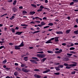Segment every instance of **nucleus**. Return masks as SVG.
I'll return each instance as SVG.
<instances>
[{
    "label": "nucleus",
    "mask_w": 78,
    "mask_h": 78,
    "mask_svg": "<svg viewBox=\"0 0 78 78\" xmlns=\"http://www.w3.org/2000/svg\"><path fill=\"white\" fill-rule=\"evenodd\" d=\"M37 56H38V57H39V58H41L45 57V55L44 54H37Z\"/></svg>",
    "instance_id": "obj_1"
},
{
    "label": "nucleus",
    "mask_w": 78,
    "mask_h": 78,
    "mask_svg": "<svg viewBox=\"0 0 78 78\" xmlns=\"http://www.w3.org/2000/svg\"><path fill=\"white\" fill-rule=\"evenodd\" d=\"M73 64L69 65V66L70 67H75L76 66V64H77V63L75 62H73Z\"/></svg>",
    "instance_id": "obj_2"
},
{
    "label": "nucleus",
    "mask_w": 78,
    "mask_h": 78,
    "mask_svg": "<svg viewBox=\"0 0 78 78\" xmlns=\"http://www.w3.org/2000/svg\"><path fill=\"white\" fill-rule=\"evenodd\" d=\"M22 70L23 72H28L30 71V70L28 71L27 69L24 68H23L22 69Z\"/></svg>",
    "instance_id": "obj_3"
},
{
    "label": "nucleus",
    "mask_w": 78,
    "mask_h": 78,
    "mask_svg": "<svg viewBox=\"0 0 78 78\" xmlns=\"http://www.w3.org/2000/svg\"><path fill=\"white\" fill-rule=\"evenodd\" d=\"M59 51H55V53L56 54L57 53H61L62 52V49H60L59 50Z\"/></svg>",
    "instance_id": "obj_4"
},
{
    "label": "nucleus",
    "mask_w": 78,
    "mask_h": 78,
    "mask_svg": "<svg viewBox=\"0 0 78 78\" xmlns=\"http://www.w3.org/2000/svg\"><path fill=\"white\" fill-rule=\"evenodd\" d=\"M20 47H19V46H15V48L16 50H20Z\"/></svg>",
    "instance_id": "obj_5"
},
{
    "label": "nucleus",
    "mask_w": 78,
    "mask_h": 78,
    "mask_svg": "<svg viewBox=\"0 0 78 78\" xmlns=\"http://www.w3.org/2000/svg\"><path fill=\"white\" fill-rule=\"evenodd\" d=\"M50 69H48L47 70L44 71L43 72V73H47V72H50Z\"/></svg>",
    "instance_id": "obj_6"
},
{
    "label": "nucleus",
    "mask_w": 78,
    "mask_h": 78,
    "mask_svg": "<svg viewBox=\"0 0 78 78\" xmlns=\"http://www.w3.org/2000/svg\"><path fill=\"white\" fill-rule=\"evenodd\" d=\"M23 46H24V44H23V41L20 45H19V47H23Z\"/></svg>",
    "instance_id": "obj_7"
},
{
    "label": "nucleus",
    "mask_w": 78,
    "mask_h": 78,
    "mask_svg": "<svg viewBox=\"0 0 78 78\" xmlns=\"http://www.w3.org/2000/svg\"><path fill=\"white\" fill-rule=\"evenodd\" d=\"M50 43H52V42H51V40H48L45 42L46 44H50Z\"/></svg>",
    "instance_id": "obj_8"
},
{
    "label": "nucleus",
    "mask_w": 78,
    "mask_h": 78,
    "mask_svg": "<svg viewBox=\"0 0 78 78\" xmlns=\"http://www.w3.org/2000/svg\"><path fill=\"white\" fill-rule=\"evenodd\" d=\"M58 38H59V37H55V42H58L59 41V40H58Z\"/></svg>",
    "instance_id": "obj_9"
},
{
    "label": "nucleus",
    "mask_w": 78,
    "mask_h": 78,
    "mask_svg": "<svg viewBox=\"0 0 78 78\" xmlns=\"http://www.w3.org/2000/svg\"><path fill=\"white\" fill-rule=\"evenodd\" d=\"M22 32H17L16 33V34L17 35H20V34H22Z\"/></svg>",
    "instance_id": "obj_10"
},
{
    "label": "nucleus",
    "mask_w": 78,
    "mask_h": 78,
    "mask_svg": "<svg viewBox=\"0 0 78 78\" xmlns=\"http://www.w3.org/2000/svg\"><path fill=\"white\" fill-rule=\"evenodd\" d=\"M30 61H31V62H33V63H35V64H37V62L33 60H30Z\"/></svg>",
    "instance_id": "obj_11"
},
{
    "label": "nucleus",
    "mask_w": 78,
    "mask_h": 78,
    "mask_svg": "<svg viewBox=\"0 0 78 78\" xmlns=\"http://www.w3.org/2000/svg\"><path fill=\"white\" fill-rule=\"evenodd\" d=\"M56 33L57 34H63V33L62 31H57Z\"/></svg>",
    "instance_id": "obj_12"
},
{
    "label": "nucleus",
    "mask_w": 78,
    "mask_h": 78,
    "mask_svg": "<svg viewBox=\"0 0 78 78\" xmlns=\"http://www.w3.org/2000/svg\"><path fill=\"white\" fill-rule=\"evenodd\" d=\"M16 70H17V71H21V69H20V68L18 67H16Z\"/></svg>",
    "instance_id": "obj_13"
},
{
    "label": "nucleus",
    "mask_w": 78,
    "mask_h": 78,
    "mask_svg": "<svg viewBox=\"0 0 78 78\" xmlns=\"http://www.w3.org/2000/svg\"><path fill=\"white\" fill-rule=\"evenodd\" d=\"M31 5L33 7H34V8H36V7H37V6H36V5L34 4H31Z\"/></svg>",
    "instance_id": "obj_14"
},
{
    "label": "nucleus",
    "mask_w": 78,
    "mask_h": 78,
    "mask_svg": "<svg viewBox=\"0 0 78 78\" xmlns=\"http://www.w3.org/2000/svg\"><path fill=\"white\" fill-rule=\"evenodd\" d=\"M58 67L59 68H63V67H64V65H61L59 66H58Z\"/></svg>",
    "instance_id": "obj_15"
},
{
    "label": "nucleus",
    "mask_w": 78,
    "mask_h": 78,
    "mask_svg": "<svg viewBox=\"0 0 78 78\" xmlns=\"http://www.w3.org/2000/svg\"><path fill=\"white\" fill-rule=\"evenodd\" d=\"M40 31H35V32H32V33H33V34H35V33H39Z\"/></svg>",
    "instance_id": "obj_16"
},
{
    "label": "nucleus",
    "mask_w": 78,
    "mask_h": 78,
    "mask_svg": "<svg viewBox=\"0 0 78 78\" xmlns=\"http://www.w3.org/2000/svg\"><path fill=\"white\" fill-rule=\"evenodd\" d=\"M55 68L56 69V70L58 71V70H60V69H59V68L58 66V67H55Z\"/></svg>",
    "instance_id": "obj_17"
},
{
    "label": "nucleus",
    "mask_w": 78,
    "mask_h": 78,
    "mask_svg": "<svg viewBox=\"0 0 78 78\" xmlns=\"http://www.w3.org/2000/svg\"><path fill=\"white\" fill-rule=\"evenodd\" d=\"M24 61H27L28 60V57H26L24 58Z\"/></svg>",
    "instance_id": "obj_18"
},
{
    "label": "nucleus",
    "mask_w": 78,
    "mask_h": 78,
    "mask_svg": "<svg viewBox=\"0 0 78 78\" xmlns=\"http://www.w3.org/2000/svg\"><path fill=\"white\" fill-rule=\"evenodd\" d=\"M26 65L25 64L23 63V64H22L21 65V67H25V66Z\"/></svg>",
    "instance_id": "obj_19"
},
{
    "label": "nucleus",
    "mask_w": 78,
    "mask_h": 78,
    "mask_svg": "<svg viewBox=\"0 0 78 78\" xmlns=\"http://www.w3.org/2000/svg\"><path fill=\"white\" fill-rule=\"evenodd\" d=\"M70 30H68L66 31V33L67 34H68L70 33Z\"/></svg>",
    "instance_id": "obj_20"
},
{
    "label": "nucleus",
    "mask_w": 78,
    "mask_h": 78,
    "mask_svg": "<svg viewBox=\"0 0 78 78\" xmlns=\"http://www.w3.org/2000/svg\"><path fill=\"white\" fill-rule=\"evenodd\" d=\"M32 59H35L36 61H38V59H37V58L36 57H32Z\"/></svg>",
    "instance_id": "obj_21"
},
{
    "label": "nucleus",
    "mask_w": 78,
    "mask_h": 78,
    "mask_svg": "<svg viewBox=\"0 0 78 78\" xmlns=\"http://www.w3.org/2000/svg\"><path fill=\"white\" fill-rule=\"evenodd\" d=\"M41 25L42 26H43V25H45V23H44V22H42L41 23Z\"/></svg>",
    "instance_id": "obj_22"
},
{
    "label": "nucleus",
    "mask_w": 78,
    "mask_h": 78,
    "mask_svg": "<svg viewBox=\"0 0 78 78\" xmlns=\"http://www.w3.org/2000/svg\"><path fill=\"white\" fill-rule=\"evenodd\" d=\"M48 53H51V54L53 53V51H48Z\"/></svg>",
    "instance_id": "obj_23"
},
{
    "label": "nucleus",
    "mask_w": 78,
    "mask_h": 78,
    "mask_svg": "<svg viewBox=\"0 0 78 78\" xmlns=\"http://www.w3.org/2000/svg\"><path fill=\"white\" fill-rule=\"evenodd\" d=\"M34 71H35V72H39L40 71V70L39 69H34Z\"/></svg>",
    "instance_id": "obj_24"
},
{
    "label": "nucleus",
    "mask_w": 78,
    "mask_h": 78,
    "mask_svg": "<svg viewBox=\"0 0 78 78\" xmlns=\"http://www.w3.org/2000/svg\"><path fill=\"white\" fill-rule=\"evenodd\" d=\"M40 8L42 10L44 8V7L42 5H41L40 6Z\"/></svg>",
    "instance_id": "obj_25"
},
{
    "label": "nucleus",
    "mask_w": 78,
    "mask_h": 78,
    "mask_svg": "<svg viewBox=\"0 0 78 78\" xmlns=\"http://www.w3.org/2000/svg\"><path fill=\"white\" fill-rule=\"evenodd\" d=\"M78 30H76L74 31V33L75 34H78Z\"/></svg>",
    "instance_id": "obj_26"
},
{
    "label": "nucleus",
    "mask_w": 78,
    "mask_h": 78,
    "mask_svg": "<svg viewBox=\"0 0 78 78\" xmlns=\"http://www.w3.org/2000/svg\"><path fill=\"white\" fill-rule=\"evenodd\" d=\"M75 49V48L71 47L69 48L70 50H73Z\"/></svg>",
    "instance_id": "obj_27"
},
{
    "label": "nucleus",
    "mask_w": 78,
    "mask_h": 78,
    "mask_svg": "<svg viewBox=\"0 0 78 78\" xmlns=\"http://www.w3.org/2000/svg\"><path fill=\"white\" fill-rule=\"evenodd\" d=\"M64 60V61H69V58H65Z\"/></svg>",
    "instance_id": "obj_28"
},
{
    "label": "nucleus",
    "mask_w": 78,
    "mask_h": 78,
    "mask_svg": "<svg viewBox=\"0 0 78 78\" xmlns=\"http://www.w3.org/2000/svg\"><path fill=\"white\" fill-rule=\"evenodd\" d=\"M21 26H23V27H27V26H28V25H27L26 24H22L21 25Z\"/></svg>",
    "instance_id": "obj_29"
},
{
    "label": "nucleus",
    "mask_w": 78,
    "mask_h": 78,
    "mask_svg": "<svg viewBox=\"0 0 78 78\" xmlns=\"http://www.w3.org/2000/svg\"><path fill=\"white\" fill-rule=\"evenodd\" d=\"M53 25V24L52 23H50L48 24V25H50V26H52Z\"/></svg>",
    "instance_id": "obj_30"
},
{
    "label": "nucleus",
    "mask_w": 78,
    "mask_h": 78,
    "mask_svg": "<svg viewBox=\"0 0 78 78\" xmlns=\"http://www.w3.org/2000/svg\"><path fill=\"white\" fill-rule=\"evenodd\" d=\"M30 14H31L33 15V14H35V12H30Z\"/></svg>",
    "instance_id": "obj_31"
},
{
    "label": "nucleus",
    "mask_w": 78,
    "mask_h": 78,
    "mask_svg": "<svg viewBox=\"0 0 78 78\" xmlns=\"http://www.w3.org/2000/svg\"><path fill=\"white\" fill-rule=\"evenodd\" d=\"M37 53H40V54H43L44 52L43 51L38 52H37Z\"/></svg>",
    "instance_id": "obj_32"
},
{
    "label": "nucleus",
    "mask_w": 78,
    "mask_h": 78,
    "mask_svg": "<svg viewBox=\"0 0 78 78\" xmlns=\"http://www.w3.org/2000/svg\"><path fill=\"white\" fill-rule=\"evenodd\" d=\"M14 75H15V76H17V75H18V73H17V72H16L14 73Z\"/></svg>",
    "instance_id": "obj_33"
},
{
    "label": "nucleus",
    "mask_w": 78,
    "mask_h": 78,
    "mask_svg": "<svg viewBox=\"0 0 78 78\" xmlns=\"http://www.w3.org/2000/svg\"><path fill=\"white\" fill-rule=\"evenodd\" d=\"M16 3H17V1L16 0H15L13 3V5H15Z\"/></svg>",
    "instance_id": "obj_34"
},
{
    "label": "nucleus",
    "mask_w": 78,
    "mask_h": 78,
    "mask_svg": "<svg viewBox=\"0 0 78 78\" xmlns=\"http://www.w3.org/2000/svg\"><path fill=\"white\" fill-rule=\"evenodd\" d=\"M67 55L68 56H72L73 55L72 54H69V53H67Z\"/></svg>",
    "instance_id": "obj_35"
},
{
    "label": "nucleus",
    "mask_w": 78,
    "mask_h": 78,
    "mask_svg": "<svg viewBox=\"0 0 78 78\" xmlns=\"http://www.w3.org/2000/svg\"><path fill=\"white\" fill-rule=\"evenodd\" d=\"M15 17H14V16H13L10 18V20H12L13 19H14Z\"/></svg>",
    "instance_id": "obj_36"
},
{
    "label": "nucleus",
    "mask_w": 78,
    "mask_h": 78,
    "mask_svg": "<svg viewBox=\"0 0 78 78\" xmlns=\"http://www.w3.org/2000/svg\"><path fill=\"white\" fill-rule=\"evenodd\" d=\"M23 13L24 14H26L27 13V12L26 11H24L23 12Z\"/></svg>",
    "instance_id": "obj_37"
},
{
    "label": "nucleus",
    "mask_w": 78,
    "mask_h": 78,
    "mask_svg": "<svg viewBox=\"0 0 78 78\" xmlns=\"http://www.w3.org/2000/svg\"><path fill=\"white\" fill-rule=\"evenodd\" d=\"M74 4V2H72L70 3V6H72V5H73Z\"/></svg>",
    "instance_id": "obj_38"
},
{
    "label": "nucleus",
    "mask_w": 78,
    "mask_h": 78,
    "mask_svg": "<svg viewBox=\"0 0 78 78\" xmlns=\"http://www.w3.org/2000/svg\"><path fill=\"white\" fill-rule=\"evenodd\" d=\"M70 53H73V54H76V52L73 51H72L70 52Z\"/></svg>",
    "instance_id": "obj_39"
},
{
    "label": "nucleus",
    "mask_w": 78,
    "mask_h": 78,
    "mask_svg": "<svg viewBox=\"0 0 78 78\" xmlns=\"http://www.w3.org/2000/svg\"><path fill=\"white\" fill-rule=\"evenodd\" d=\"M3 62V64H5V63H6V60L5 59V60H4L3 62Z\"/></svg>",
    "instance_id": "obj_40"
},
{
    "label": "nucleus",
    "mask_w": 78,
    "mask_h": 78,
    "mask_svg": "<svg viewBox=\"0 0 78 78\" xmlns=\"http://www.w3.org/2000/svg\"><path fill=\"white\" fill-rule=\"evenodd\" d=\"M54 74L55 75H59L60 73H54Z\"/></svg>",
    "instance_id": "obj_41"
},
{
    "label": "nucleus",
    "mask_w": 78,
    "mask_h": 78,
    "mask_svg": "<svg viewBox=\"0 0 78 78\" xmlns=\"http://www.w3.org/2000/svg\"><path fill=\"white\" fill-rule=\"evenodd\" d=\"M64 65L65 66H69V65L67 63H64Z\"/></svg>",
    "instance_id": "obj_42"
},
{
    "label": "nucleus",
    "mask_w": 78,
    "mask_h": 78,
    "mask_svg": "<svg viewBox=\"0 0 78 78\" xmlns=\"http://www.w3.org/2000/svg\"><path fill=\"white\" fill-rule=\"evenodd\" d=\"M35 17V19H36L37 20H38V19H40V18L38 16L36 17Z\"/></svg>",
    "instance_id": "obj_43"
},
{
    "label": "nucleus",
    "mask_w": 78,
    "mask_h": 78,
    "mask_svg": "<svg viewBox=\"0 0 78 78\" xmlns=\"http://www.w3.org/2000/svg\"><path fill=\"white\" fill-rule=\"evenodd\" d=\"M73 2H78V0H73Z\"/></svg>",
    "instance_id": "obj_44"
},
{
    "label": "nucleus",
    "mask_w": 78,
    "mask_h": 78,
    "mask_svg": "<svg viewBox=\"0 0 78 78\" xmlns=\"http://www.w3.org/2000/svg\"><path fill=\"white\" fill-rule=\"evenodd\" d=\"M4 47H5L3 46H1L0 47V49H2V48H4Z\"/></svg>",
    "instance_id": "obj_45"
},
{
    "label": "nucleus",
    "mask_w": 78,
    "mask_h": 78,
    "mask_svg": "<svg viewBox=\"0 0 78 78\" xmlns=\"http://www.w3.org/2000/svg\"><path fill=\"white\" fill-rule=\"evenodd\" d=\"M66 69H70V67H69V66H66Z\"/></svg>",
    "instance_id": "obj_46"
},
{
    "label": "nucleus",
    "mask_w": 78,
    "mask_h": 78,
    "mask_svg": "<svg viewBox=\"0 0 78 78\" xmlns=\"http://www.w3.org/2000/svg\"><path fill=\"white\" fill-rule=\"evenodd\" d=\"M49 27V26H46L44 27V28H48Z\"/></svg>",
    "instance_id": "obj_47"
},
{
    "label": "nucleus",
    "mask_w": 78,
    "mask_h": 78,
    "mask_svg": "<svg viewBox=\"0 0 78 78\" xmlns=\"http://www.w3.org/2000/svg\"><path fill=\"white\" fill-rule=\"evenodd\" d=\"M60 64L59 63H55V65H59Z\"/></svg>",
    "instance_id": "obj_48"
},
{
    "label": "nucleus",
    "mask_w": 78,
    "mask_h": 78,
    "mask_svg": "<svg viewBox=\"0 0 78 78\" xmlns=\"http://www.w3.org/2000/svg\"><path fill=\"white\" fill-rule=\"evenodd\" d=\"M37 78H41V76L37 75Z\"/></svg>",
    "instance_id": "obj_49"
},
{
    "label": "nucleus",
    "mask_w": 78,
    "mask_h": 78,
    "mask_svg": "<svg viewBox=\"0 0 78 78\" xmlns=\"http://www.w3.org/2000/svg\"><path fill=\"white\" fill-rule=\"evenodd\" d=\"M76 72L75 71H73L71 73H72V74H75V73Z\"/></svg>",
    "instance_id": "obj_50"
},
{
    "label": "nucleus",
    "mask_w": 78,
    "mask_h": 78,
    "mask_svg": "<svg viewBox=\"0 0 78 78\" xmlns=\"http://www.w3.org/2000/svg\"><path fill=\"white\" fill-rule=\"evenodd\" d=\"M46 59V58H44L43 60H42V61L43 62H44L45 61V60Z\"/></svg>",
    "instance_id": "obj_51"
},
{
    "label": "nucleus",
    "mask_w": 78,
    "mask_h": 78,
    "mask_svg": "<svg viewBox=\"0 0 78 78\" xmlns=\"http://www.w3.org/2000/svg\"><path fill=\"white\" fill-rule=\"evenodd\" d=\"M73 45H74V44H73V43H72L71 44H70V47H72V46H73Z\"/></svg>",
    "instance_id": "obj_52"
},
{
    "label": "nucleus",
    "mask_w": 78,
    "mask_h": 78,
    "mask_svg": "<svg viewBox=\"0 0 78 78\" xmlns=\"http://www.w3.org/2000/svg\"><path fill=\"white\" fill-rule=\"evenodd\" d=\"M55 39V38H52L50 40H51H51H54Z\"/></svg>",
    "instance_id": "obj_53"
},
{
    "label": "nucleus",
    "mask_w": 78,
    "mask_h": 78,
    "mask_svg": "<svg viewBox=\"0 0 78 78\" xmlns=\"http://www.w3.org/2000/svg\"><path fill=\"white\" fill-rule=\"evenodd\" d=\"M36 22L37 23H40V21H36Z\"/></svg>",
    "instance_id": "obj_54"
},
{
    "label": "nucleus",
    "mask_w": 78,
    "mask_h": 78,
    "mask_svg": "<svg viewBox=\"0 0 78 78\" xmlns=\"http://www.w3.org/2000/svg\"><path fill=\"white\" fill-rule=\"evenodd\" d=\"M9 45H13V44L12 43H9Z\"/></svg>",
    "instance_id": "obj_55"
},
{
    "label": "nucleus",
    "mask_w": 78,
    "mask_h": 78,
    "mask_svg": "<svg viewBox=\"0 0 78 78\" xmlns=\"http://www.w3.org/2000/svg\"><path fill=\"white\" fill-rule=\"evenodd\" d=\"M37 74H35L34 75V77H36V78H37Z\"/></svg>",
    "instance_id": "obj_56"
},
{
    "label": "nucleus",
    "mask_w": 78,
    "mask_h": 78,
    "mask_svg": "<svg viewBox=\"0 0 78 78\" xmlns=\"http://www.w3.org/2000/svg\"><path fill=\"white\" fill-rule=\"evenodd\" d=\"M15 31V29H12V32L14 33Z\"/></svg>",
    "instance_id": "obj_57"
},
{
    "label": "nucleus",
    "mask_w": 78,
    "mask_h": 78,
    "mask_svg": "<svg viewBox=\"0 0 78 78\" xmlns=\"http://www.w3.org/2000/svg\"><path fill=\"white\" fill-rule=\"evenodd\" d=\"M45 3H48V0H45Z\"/></svg>",
    "instance_id": "obj_58"
},
{
    "label": "nucleus",
    "mask_w": 78,
    "mask_h": 78,
    "mask_svg": "<svg viewBox=\"0 0 78 78\" xmlns=\"http://www.w3.org/2000/svg\"><path fill=\"white\" fill-rule=\"evenodd\" d=\"M38 27H42V25L41 24H38Z\"/></svg>",
    "instance_id": "obj_59"
},
{
    "label": "nucleus",
    "mask_w": 78,
    "mask_h": 78,
    "mask_svg": "<svg viewBox=\"0 0 78 78\" xmlns=\"http://www.w3.org/2000/svg\"><path fill=\"white\" fill-rule=\"evenodd\" d=\"M62 45H64V46L66 45V43H63L62 44Z\"/></svg>",
    "instance_id": "obj_60"
},
{
    "label": "nucleus",
    "mask_w": 78,
    "mask_h": 78,
    "mask_svg": "<svg viewBox=\"0 0 78 78\" xmlns=\"http://www.w3.org/2000/svg\"><path fill=\"white\" fill-rule=\"evenodd\" d=\"M43 20H44L45 19H47V18L46 17H45L43 18Z\"/></svg>",
    "instance_id": "obj_61"
},
{
    "label": "nucleus",
    "mask_w": 78,
    "mask_h": 78,
    "mask_svg": "<svg viewBox=\"0 0 78 78\" xmlns=\"http://www.w3.org/2000/svg\"><path fill=\"white\" fill-rule=\"evenodd\" d=\"M19 8L20 9H22V8H23V7H22V6L19 7Z\"/></svg>",
    "instance_id": "obj_62"
},
{
    "label": "nucleus",
    "mask_w": 78,
    "mask_h": 78,
    "mask_svg": "<svg viewBox=\"0 0 78 78\" xmlns=\"http://www.w3.org/2000/svg\"><path fill=\"white\" fill-rule=\"evenodd\" d=\"M19 28L17 27H16L15 28L16 30H19Z\"/></svg>",
    "instance_id": "obj_63"
},
{
    "label": "nucleus",
    "mask_w": 78,
    "mask_h": 78,
    "mask_svg": "<svg viewBox=\"0 0 78 78\" xmlns=\"http://www.w3.org/2000/svg\"><path fill=\"white\" fill-rule=\"evenodd\" d=\"M76 23H78V19H77L76 20Z\"/></svg>",
    "instance_id": "obj_64"
}]
</instances>
